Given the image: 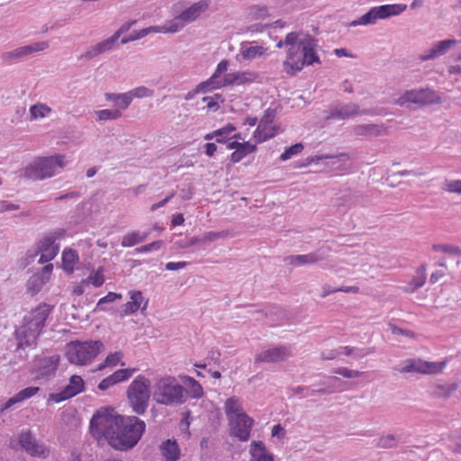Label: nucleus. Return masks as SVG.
Here are the masks:
<instances>
[{
    "label": "nucleus",
    "mask_w": 461,
    "mask_h": 461,
    "mask_svg": "<svg viewBox=\"0 0 461 461\" xmlns=\"http://www.w3.org/2000/svg\"><path fill=\"white\" fill-rule=\"evenodd\" d=\"M90 429L101 434L113 448L126 451L140 441L146 424L137 416L120 415L112 408H101L93 415Z\"/></svg>",
    "instance_id": "obj_1"
},
{
    "label": "nucleus",
    "mask_w": 461,
    "mask_h": 461,
    "mask_svg": "<svg viewBox=\"0 0 461 461\" xmlns=\"http://www.w3.org/2000/svg\"><path fill=\"white\" fill-rule=\"evenodd\" d=\"M285 43L288 50L283 68L289 77H294L304 67L321 63L317 54L318 40L312 35L302 31L292 32L286 34Z\"/></svg>",
    "instance_id": "obj_2"
},
{
    "label": "nucleus",
    "mask_w": 461,
    "mask_h": 461,
    "mask_svg": "<svg viewBox=\"0 0 461 461\" xmlns=\"http://www.w3.org/2000/svg\"><path fill=\"white\" fill-rule=\"evenodd\" d=\"M51 312L48 304H41L23 317V324L14 331L17 350L36 347L38 338L45 327L46 320Z\"/></svg>",
    "instance_id": "obj_3"
},
{
    "label": "nucleus",
    "mask_w": 461,
    "mask_h": 461,
    "mask_svg": "<svg viewBox=\"0 0 461 461\" xmlns=\"http://www.w3.org/2000/svg\"><path fill=\"white\" fill-rule=\"evenodd\" d=\"M64 166V156L62 155L37 158L21 171L20 176L32 180H41L51 177L58 169L63 168Z\"/></svg>",
    "instance_id": "obj_4"
},
{
    "label": "nucleus",
    "mask_w": 461,
    "mask_h": 461,
    "mask_svg": "<svg viewBox=\"0 0 461 461\" xmlns=\"http://www.w3.org/2000/svg\"><path fill=\"white\" fill-rule=\"evenodd\" d=\"M153 396L158 404L180 405L186 400V390L174 377L168 376L157 383Z\"/></svg>",
    "instance_id": "obj_5"
},
{
    "label": "nucleus",
    "mask_w": 461,
    "mask_h": 461,
    "mask_svg": "<svg viewBox=\"0 0 461 461\" xmlns=\"http://www.w3.org/2000/svg\"><path fill=\"white\" fill-rule=\"evenodd\" d=\"M150 382L144 375H138L129 385L126 394L130 407L137 415H143L149 407Z\"/></svg>",
    "instance_id": "obj_6"
},
{
    "label": "nucleus",
    "mask_w": 461,
    "mask_h": 461,
    "mask_svg": "<svg viewBox=\"0 0 461 461\" xmlns=\"http://www.w3.org/2000/svg\"><path fill=\"white\" fill-rule=\"evenodd\" d=\"M104 344L100 340L90 341H75L68 345L67 358L71 364L86 365L95 358Z\"/></svg>",
    "instance_id": "obj_7"
},
{
    "label": "nucleus",
    "mask_w": 461,
    "mask_h": 461,
    "mask_svg": "<svg viewBox=\"0 0 461 461\" xmlns=\"http://www.w3.org/2000/svg\"><path fill=\"white\" fill-rule=\"evenodd\" d=\"M406 8L407 5L402 4H392L375 6L357 20L352 21L349 23V26L375 24L378 19H387L391 16L399 15L404 12Z\"/></svg>",
    "instance_id": "obj_8"
},
{
    "label": "nucleus",
    "mask_w": 461,
    "mask_h": 461,
    "mask_svg": "<svg viewBox=\"0 0 461 461\" xmlns=\"http://www.w3.org/2000/svg\"><path fill=\"white\" fill-rule=\"evenodd\" d=\"M398 103L402 105L405 103L417 104H440L441 98L437 93L429 88H420L406 91L399 99Z\"/></svg>",
    "instance_id": "obj_9"
},
{
    "label": "nucleus",
    "mask_w": 461,
    "mask_h": 461,
    "mask_svg": "<svg viewBox=\"0 0 461 461\" xmlns=\"http://www.w3.org/2000/svg\"><path fill=\"white\" fill-rule=\"evenodd\" d=\"M230 435L238 438L240 441H248L250 437V431L254 420L245 412H241L235 417H229Z\"/></svg>",
    "instance_id": "obj_10"
},
{
    "label": "nucleus",
    "mask_w": 461,
    "mask_h": 461,
    "mask_svg": "<svg viewBox=\"0 0 461 461\" xmlns=\"http://www.w3.org/2000/svg\"><path fill=\"white\" fill-rule=\"evenodd\" d=\"M331 249L330 247H321L317 250L305 255H292L285 258L287 265L300 267L303 265H312L321 262L328 258Z\"/></svg>",
    "instance_id": "obj_11"
},
{
    "label": "nucleus",
    "mask_w": 461,
    "mask_h": 461,
    "mask_svg": "<svg viewBox=\"0 0 461 461\" xmlns=\"http://www.w3.org/2000/svg\"><path fill=\"white\" fill-rule=\"evenodd\" d=\"M292 356L291 349L286 346H278L263 350L255 356L254 363L275 364L286 361Z\"/></svg>",
    "instance_id": "obj_12"
},
{
    "label": "nucleus",
    "mask_w": 461,
    "mask_h": 461,
    "mask_svg": "<svg viewBox=\"0 0 461 461\" xmlns=\"http://www.w3.org/2000/svg\"><path fill=\"white\" fill-rule=\"evenodd\" d=\"M446 362H427L420 359L410 360L400 370L402 373L416 372L425 375L438 374L445 367Z\"/></svg>",
    "instance_id": "obj_13"
},
{
    "label": "nucleus",
    "mask_w": 461,
    "mask_h": 461,
    "mask_svg": "<svg viewBox=\"0 0 461 461\" xmlns=\"http://www.w3.org/2000/svg\"><path fill=\"white\" fill-rule=\"evenodd\" d=\"M19 444L32 456L45 457L48 453L44 445L39 444L29 429L21 432Z\"/></svg>",
    "instance_id": "obj_14"
},
{
    "label": "nucleus",
    "mask_w": 461,
    "mask_h": 461,
    "mask_svg": "<svg viewBox=\"0 0 461 461\" xmlns=\"http://www.w3.org/2000/svg\"><path fill=\"white\" fill-rule=\"evenodd\" d=\"M59 362V356L53 355L39 359L35 379L49 380L54 376Z\"/></svg>",
    "instance_id": "obj_15"
},
{
    "label": "nucleus",
    "mask_w": 461,
    "mask_h": 461,
    "mask_svg": "<svg viewBox=\"0 0 461 461\" xmlns=\"http://www.w3.org/2000/svg\"><path fill=\"white\" fill-rule=\"evenodd\" d=\"M456 44V40L447 39L435 43L429 50L420 54L419 59L421 61L433 60L446 54L451 47Z\"/></svg>",
    "instance_id": "obj_16"
},
{
    "label": "nucleus",
    "mask_w": 461,
    "mask_h": 461,
    "mask_svg": "<svg viewBox=\"0 0 461 461\" xmlns=\"http://www.w3.org/2000/svg\"><path fill=\"white\" fill-rule=\"evenodd\" d=\"M456 44V40L447 39L435 43L429 50L420 54L419 59L421 61L433 60L446 54L451 47Z\"/></svg>",
    "instance_id": "obj_17"
},
{
    "label": "nucleus",
    "mask_w": 461,
    "mask_h": 461,
    "mask_svg": "<svg viewBox=\"0 0 461 461\" xmlns=\"http://www.w3.org/2000/svg\"><path fill=\"white\" fill-rule=\"evenodd\" d=\"M349 157L347 153H340L339 155H321L312 156L307 158V165L315 163L319 164L321 161L327 167L339 168L342 164L348 160Z\"/></svg>",
    "instance_id": "obj_18"
},
{
    "label": "nucleus",
    "mask_w": 461,
    "mask_h": 461,
    "mask_svg": "<svg viewBox=\"0 0 461 461\" xmlns=\"http://www.w3.org/2000/svg\"><path fill=\"white\" fill-rule=\"evenodd\" d=\"M59 247L48 236H44L38 243V252L41 253L39 263L44 264L51 261L58 255Z\"/></svg>",
    "instance_id": "obj_19"
},
{
    "label": "nucleus",
    "mask_w": 461,
    "mask_h": 461,
    "mask_svg": "<svg viewBox=\"0 0 461 461\" xmlns=\"http://www.w3.org/2000/svg\"><path fill=\"white\" fill-rule=\"evenodd\" d=\"M210 5V0H201L193 4L189 8L184 10L176 20L189 23L195 21L203 13H204Z\"/></svg>",
    "instance_id": "obj_20"
},
{
    "label": "nucleus",
    "mask_w": 461,
    "mask_h": 461,
    "mask_svg": "<svg viewBox=\"0 0 461 461\" xmlns=\"http://www.w3.org/2000/svg\"><path fill=\"white\" fill-rule=\"evenodd\" d=\"M114 39L110 37L95 45L90 46L87 50L79 56V59L90 60L94 58L111 50L114 48Z\"/></svg>",
    "instance_id": "obj_21"
},
{
    "label": "nucleus",
    "mask_w": 461,
    "mask_h": 461,
    "mask_svg": "<svg viewBox=\"0 0 461 461\" xmlns=\"http://www.w3.org/2000/svg\"><path fill=\"white\" fill-rule=\"evenodd\" d=\"M354 133L359 137H379L385 135L387 127L384 124H359L354 127Z\"/></svg>",
    "instance_id": "obj_22"
},
{
    "label": "nucleus",
    "mask_w": 461,
    "mask_h": 461,
    "mask_svg": "<svg viewBox=\"0 0 461 461\" xmlns=\"http://www.w3.org/2000/svg\"><path fill=\"white\" fill-rule=\"evenodd\" d=\"M249 453L251 461H275L274 456L267 451L263 441H252Z\"/></svg>",
    "instance_id": "obj_23"
},
{
    "label": "nucleus",
    "mask_w": 461,
    "mask_h": 461,
    "mask_svg": "<svg viewBox=\"0 0 461 461\" xmlns=\"http://www.w3.org/2000/svg\"><path fill=\"white\" fill-rule=\"evenodd\" d=\"M159 449L166 461H176L180 456V449L175 439L168 438L163 441Z\"/></svg>",
    "instance_id": "obj_24"
},
{
    "label": "nucleus",
    "mask_w": 461,
    "mask_h": 461,
    "mask_svg": "<svg viewBox=\"0 0 461 461\" xmlns=\"http://www.w3.org/2000/svg\"><path fill=\"white\" fill-rule=\"evenodd\" d=\"M358 105L355 104H348L344 106L335 107L330 112V114L328 118L344 120L348 118L349 116L355 115L357 113Z\"/></svg>",
    "instance_id": "obj_25"
},
{
    "label": "nucleus",
    "mask_w": 461,
    "mask_h": 461,
    "mask_svg": "<svg viewBox=\"0 0 461 461\" xmlns=\"http://www.w3.org/2000/svg\"><path fill=\"white\" fill-rule=\"evenodd\" d=\"M131 301L126 303L122 307V315H129L136 312L143 301L142 293L140 291L130 292Z\"/></svg>",
    "instance_id": "obj_26"
},
{
    "label": "nucleus",
    "mask_w": 461,
    "mask_h": 461,
    "mask_svg": "<svg viewBox=\"0 0 461 461\" xmlns=\"http://www.w3.org/2000/svg\"><path fill=\"white\" fill-rule=\"evenodd\" d=\"M28 56L24 46L16 48L14 50L5 51L1 54L0 59L4 63L14 64L21 61Z\"/></svg>",
    "instance_id": "obj_27"
},
{
    "label": "nucleus",
    "mask_w": 461,
    "mask_h": 461,
    "mask_svg": "<svg viewBox=\"0 0 461 461\" xmlns=\"http://www.w3.org/2000/svg\"><path fill=\"white\" fill-rule=\"evenodd\" d=\"M78 259V255L75 249L66 248L62 253V264L64 270L69 274L73 273L75 265Z\"/></svg>",
    "instance_id": "obj_28"
},
{
    "label": "nucleus",
    "mask_w": 461,
    "mask_h": 461,
    "mask_svg": "<svg viewBox=\"0 0 461 461\" xmlns=\"http://www.w3.org/2000/svg\"><path fill=\"white\" fill-rule=\"evenodd\" d=\"M235 130L236 127L233 124L227 123L222 128L218 129L211 133H207L204 136V140H212L213 138H216V142L226 143L229 140V139H226L225 136L234 131Z\"/></svg>",
    "instance_id": "obj_29"
},
{
    "label": "nucleus",
    "mask_w": 461,
    "mask_h": 461,
    "mask_svg": "<svg viewBox=\"0 0 461 461\" xmlns=\"http://www.w3.org/2000/svg\"><path fill=\"white\" fill-rule=\"evenodd\" d=\"M85 389V383L81 376L74 375L69 378V383L64 387V390L70 398L76 396Z\"/></svg>",
    "instance_id": "obj_30"
},
{
    "label": "nucleus",
    "mask_w": 461,
    "mask_h": 461,
    "mask_svg": "<svg viewBox=\"0 0 461 461\" xmlns=\"http://www.w3.org/2000/svg\"><path fill=\"white\" fill-rule=\"evenodd\" d=\"M257 150V145L251 144L249 141H243L240 148L234 150L230 155V161L232 163L240 162L247 155L253 153Z\"/></svg>",
    "instance_id": "obj_31"
},
{
    "label": "nucleus",
    "mask_w": 461,
    "mask_h": 461,
    "mask_svg": "<svg viewBox=\"0 0 461 461\" xmlns=\"http://www.w3.org/2000/svg\"><path fill=\"white\" fill-rule=\"evenodd\" d=\"M104 97L106 101L114 103L115 106L122 110L128 108L131 104V97L128 92L124 94L106 93Z\"/></svg>",
    "instance_id": "obj_32"
},
{
    "label": "nucleus",
    "mask_w": 461,
    "mask_h": 461,
    "mask_svg": "<svg viewBox=\"0 0 461 461\" xmlns=\"http://www.w3.org/2000/svg\"><path fill=\"white\" fill-rule=\"evenodd\" d=\"M48 281L43 276H41L38 273H35L27 280V291L32 294H35L41 290V288Z\"/></svg>",
    "instance_id": "obj_33"
},
{
    "label": "nucleus",
    "mask_w": 461,
    "mask_h": 461,
    "mask_svg": "<svg viewBox=\"0 0 461 461\" xmlns=\"http://www.w3.org/2000/svg\"><path fill=\"white\" fill-rule=\"evenodd\" d=\"M30 120L42 119L46 115L50 114L52 110L51 108L43 103H37L30 107Z\"/></svg>",
    "instance_id": "obj_34"
},
{
    "label": "nucleus",
    "mask_w": 461,
    "mask_h": 461,
    "mask_svg": "<svg viewBox=\"0 0 461 461\" xmlns=\"http://www.w3.org/2000/svg\"><path fill=\"white\" fill-rule=\"evenodd\" d=\"M426 281V268L425 266L421 265L416 272V276L412 277L409 286L410 288L407 290L410 293L415 292L417 289L423 286Z\"/></svg>",
    "instance_id": "obj_35"
},
{
    "label": "nucleus",
    "mask_w": 461,
    "mask_h": 461,
    "mask_svg": "<svg viewBox=\"0 0 461 461\" xmlns=\"http://www.w3.org/2000/svg\"><path fill=\"white\" fill-rule=\"evenodd\" d=\"M148 237V233L140 234L139 231L128 233L122 238V247H133L138 243L143 242Z\"/></svg>",
    "instance_id": "obj_36"
},
{
    "label": "nucleus",
    "mask_w": 461,
    "mask_h": 461,
    "mask_svg": "<svg viewBox=\"0 0 461 461\" xmlns=\"http://www.w3.org/2000/svg\"><path fill=\"white\" fill-rule=\"evenodd\" d=\"M457 389L456 384H438L432 394L438 398H447Z\"/></svg>",
    "instance_id": "obj_37"
},
{
    "label": "nucleus",
    "mask_w": 461,
    "mask_h": 461,
    "mask_svg": "<svg viewBox=\"0 0 461 461\" xmlns=\"http://www.w3.org/2000/svg\"><path fill=\"white\" fill-rule=\"evenodd\" d=\"M135 372L134 368H124L115 371L110 375L114 384L128 380Z\"/></svg>",
    "instance_id": "obj_38"
},
{
    "label": "nucleus",
    "mask_w": 461,
    "mask_h": 461,
    "mask_svg": "<svg viewBox=\"0 0 461 461\" xmlns=\"http://www.w3.org/2000/svg\"><path fill=\"white\" fill-rule=\"evenodd\" d=\"M224 408L225 412L228 416H230V414H236L237 416L238 414L240 413V406L239 404V400L234 396L230 397L226 400Z\"/></svg>",
    "instance_id": "obj_39"
},
{
    "label": "nucleus",
    "mask_w": 461,
    "mask_h": 461,
    "mask_svg": "<svg viewBox=\"0 0 461 461\" xmlns=\"http://www.w3.org/2000/svg\"><path fill=\"white\" fill-rule=\"evenodd\" d=\"M276 115V109L268 108L265 111L263 117L261 118L258 125L262 127L264 130H267L271 127V123L273 122L275 117Z\"/></svg>",
    "instance_id": "obj_40"
},
{
    "label": "nucleus",
    "mask_w": 461,
    "mask_h": 461,
    "mask_svg": "<svg viewBox=\"0 0 461 461\" xmlns=\"http://www.w3.org/2000/svg\"><path fill=\"white\" fill-rule=\"evenodd\" d=\"M128 94L131 97V102L133 97H135V98L151 97L154 95V91L146 86H138V87L129 91Z\"/></svg>",
    "instance_id": "obj_41"
},
{
    "label": "nucleus",
    "mask_w": 461,
    "mask_h": 461,
    "mask_svg": "<svg viewBox=\"0 0 461 461\" xmlns=\"http://www.w3.org/2000/svg\"><path fill=\"white\" fill-rule=\"evenodd\" d=\"M99 120L106 121V120H116L122 116V113L119 110H100L95 112Z\"/></svg>",
    "instance_id": "obj_42"
},
{
    "label": "nucleus",
    "mask_w": 461,
    "mask_h": 461,
    "mask_svg": "<svg viewBox=\"0 0 461 461\" xmlns=\"http://www.w3.org/2000/svg\"><path fill=\"white\" fill-rule=\"evenodd\" d=\"M303 149V145L299 142L295 143L287 148L280 156V159L285 161L292 158L294 155H297Z\"/></svg>",
    "instance_id": "obj_43"
},
{
    "label": "nucleus",
    "mask_w": 461,
    "mask_h": 461,
    "mask_svg": "<svg viewBox=\"0 0 461 461\" xmlns=\"http://www.w3.org/2000/svg\"><path fill=\"white\" fill-rule=\"evenodd\" d=\"M256 77H257V76L253 72H249V71L237 72L235 86H240V85L253 82L256 79Z\"/></svg>",
    "instance_id": "obj_44"
},
{
    "label": "nucleus",
    "mask_w": 461,
    "mask_h": 461,
    "mask_svg": "<svg viewBox=\"0 0 461 461\" xmlns=\"http://www.w3.org/2000/svg\"><path fill=\"white\" fill-rule=\"evenodd\" d=\"M264 52V48L256 46V47H248L241 50V54L244 59H252L257 56H261Z\"/></svg>",
    "instance_id": "obj_45"
},
{
    "label": "nucleus",
    "mask_w": 461,
    "mask_h": 461,
    "mask_svg": "<svg viewBox=\"0 0 461 461\" xmlns=\"http://www.w3.org/2000/svg\"><path fill=\"white\" fill-rule=\"evenodd\" d=\"M432 249L436 251H442L444 253L461 256V249L459 247L447 245V244H435Z\"/></svg>",
    "instance_id": "obj_46"
},
{
    "label": "nucleus",
    "mask_w": 461,
    "mask_h": 461,
    "mask_svg": "<svg viewBox=\"0 0 461 461\" xmlns=\"http://www.w3.org/2000/svg\"><path fill=\"white\" fill-rule=\"evenodd\" d=\"M104 282V275L100 270H97L93 275H90L86 279L82 280V284H93L95 287H100Z\"/></svg>",
    "instance_id": "obj_47"
},
{
    "label": "nucleus",
    "mask_w": 461,
    "mask_h": 461,
    "mask_svg": "<svg viewBox=\"0 0 461 461\" xmlns=\"http://www.w3.org/2000/svg\"><path fill=\"white\" fill-rule=\"evenodd\" d=\"M122 357V353L118 351L106 357L104 363L100 364L98 370H102L104 366H114L118 364Z\"/></svg>",
    "instance_id": "obj_48"
},
{
    "label": "nucleus",
    "mask_w": 461,
    "mask_h": 461,
    "mask_svg": "<svg viewBox=\"0 0 461 461\" xmlns=\"http://www.w3.org/2000/svg\"><path fill=\"white\" fill-rule=\"evenodd\" d=\"M186 381L188 382V385L190 387V392L192 393V397L200 398L203 395V388L201 384L192 377H186Z\"/></svg>",
    "instance_id": "obj_49"
},
{
    "label": "nucleus",
    "mask_w": 461,
    "mask_h": 461,
    "mask_svg": "<svg viewBox=\"0 0 461 461\" xmlns=\"http://www.w3.org/2000/svg\"><path fill=\"white\" fill-rule=\"evenodd\" d=\"M28 56L36 52L43 51L49 48V42L46 41H37L30 45L24 46Z\"/></svg>",
    "instance_id": "obj_50"
},
{
    "label": "nucleus",
    "mask_w": 461,
    "mask_h": 461,
    "mask_svg": "<svg viewBox=\"0 0 461 461\" xmlns=\"http://www.w3.org/2000/svg\"><path fill=\"white\" fill-rule=\"evenodd\" d=\"M39 391H40L39 387L29 386V387H26V388L21 390L20 392H18L16 393V396H17V398L19 399V401L21 402H23L26 399H29V398L32 397Z\"/></svg>",
    "instance_id": "obj_51"
},
{
    "label": "nucleus",
    "mask_w": 461,
    "mask_h": 461,
    "mask_svg": "<svg viewBox=\"0 0 461 461\" xmlns=\"http://www.w3.org/2000/svg\"><path fill=\"white\" fill-rule=\"evenodd\" d=\"M333 373L342 375L343 377L346 378H357L359 377L362 374L360 371L351 370L347 367H338L333 370Z\"/></svg>",
    "instance_id": "obj_52"
},
{
    "label": "nucleus",
    "mask_w": 461,
    "mask_h": 461,
    "mask_svg": "<svg viewBox=\"0 0 461 461\" xmlns=\"http://www.w3.org/2000/svg\"><path fill=\"white\" fill-rule=\"evenodd\" d=\"M196 88H197V91H199V93H207L213 89L220 88V85L218 83L213 84L212 79L208 78L207 80L198 84L196 86Z\"/></svg>",
    "instance_id": "obj_53"
},
{
    "label": "nucleus",
    "mask_w": 461,
    "mask_h": 461,
    "mask_svg": "<svg viewBox=\"0 0 461 461\" xmlns=\"http://www.w3.org/2000/svg\"><path fill=\"white\" fill-rule=\"evenodd\" d=\"M397 445V441L393 435H387L385 437H382L379 439L378 446L383 448H391L394 447Z\"/></svg>",
    "instance_id": "obj_54"
},
{
    "label": "nucleus",
    "mask_w": 461,
    "mask_h": 461,
    "mask_svg": "<svg viewBox=\"0 0 461 461\" xmlns=\"http://www.w3.org/2000/svg\"><path fill=\"white\" fill-rule=\"evenodd\" d=\"M136 23V21L132 20V21H130V22H127V23H124L120 28L118 31H116L110 38L111 39H114V44L116 45L117 44V41L120 38V36L128 32L130 30V28Z\"/></svg>",
    "instance_id": "obj_55"
},
{
    "label": "nucleus",
    "mask_w": 461,
    "mask_h": 461,
    "mask_svg": "<svg viewBox=\"0 0 461 461\" xmlns=\"http://www.w3.org/2000/svg\"><path fill=\"white\" fill-rule=\"evenodd\" d=\"M121 298H122V294H117V293H113V292H109L105 296L102 297L98 301L97 307H100L102 310H104V308H102L103 304L113 303L116 299H121Z\"/></svg>",
    "instance_id": "obj_56"
},
{
    "label": "nucleus",
    "mask_w": 461,
    "mask_h": 461,
    "mask_svg": "<svg viewBox=\"0 0 461 461\" xmlns=\"http://www.w3.org/2000/svg\"><path fill=\"white\" fill-rule=\"evenodd\" d=\"M272 134H267V131L264 130L262 127L258 125L256 131H254V138L256 139L258 143H261L263 141H266L269 139H271Z\"/></svg>",
    "instance_id": "obj_57"
},
{
    "label": "nucleus",
    "mask_w": 461,
    "mask_h": 461,
    "mask_svg": "<svg viewBox=\"0 0 461 461\" xmlns=\"http://www.w3.org/2000/svg\"><path fill=\"white\" fill-rule=\"evenodd\" d=\"M185 24V23H184V22H181V21H180V23L173 22L169 25L163 26L161 28L160 32L174 33V32H179L180 30H182L184 28Z\"/></svg>",
    "instance_id": "obj_58"
},
{
    "label": "nucleus",
    "mask_w": 461,
    "mask_h": 461,
    "mask_svg": "<svg viewBox=\"0 0 461 461\" xmlns=\"http://www.w3.org/2000/svg\"><path fill=\"white\" fill-rule=\"evenodd\" d=\"M69 395L67 393V392L63 389L59 393H53L49 394L48 402H60L65 400L69 399Z\"/></svg>",
    "instance_id": "obj_59"
},
{
    "label": "nucleus",
    "mask_w": 461,
    "mask_h": 461,
    "mask_svg": "<svg viewBox=\"0 0 461 461\" xmlns=\"http://www.w3.org/2000/svg\"><path fill=\"white\" fill-rule=\"evenodd\" d=\"M445 190L449 193L461 194V180L447 181Z\"/></svg>",
    "instance_id": "obj_60"
},
{
    "label": "nucleus",
    "mask_w": 461,
    "mask_h": 461,
    "mask_svg": "<svg viewBox=\"0 0 461 461\" xmlns=\"http://www.w3.org/2000/svg\"><path fill=\"white\" fill-rule=\"evenodd\" d=\"M163 244V241L162 240H157V241H153L149 244H147V245H144V246H141L140 248H137L136 249V251L137 252H140V253H142V252H149L153 249H160L161 245Z\"/></svg>",
    "instance_id": "obj_61"
},
{
    "label": "nucleus",
    "mask_w": 461,
    "mask_h": 461,
    "mask_svg": "<svg viewBox=\"0 0 461 461\" xmlns=\"http://www.w3.org/2000/svg\"><path fill=\"white\" fill-rule=\"evenodd\" d=\"M222 236H223V234L221 232L209 231V232L204 233L201 237V241L203 243L212 242V241H215L218 239L221 238Z\"/></svg>",
    "instance_id": "obj_62"
},
{
    "label": "nucleus",
    "mask_w": 461,
    "mask_h": 461,
    "mask_svg": "<svg viewBox=\"0 0 461 461\" xmlns=\"http://www.w3.org/2000/svg\"><path fill=\"white\" fill-rule=\"evenodd\" d=\"M235 81H236V73H230V74H226L221 83H218L220 85V88L222 87V86H235Z\"/></svg>",
    "instance_id": "obj_63"
},
{
    "label": "nucleus",
    "mask_w": 461,
    "mask_h": 461,
    "mask_svg": "<svg viewBox=\"0 0 461 461\" xmlns=\"http://www.w3.org/2000/svg\"><path fill=\"white\" fill-rule=\"evenodd\" d=\"M20 208L19 204L10 203L8 201H0V213L15 211Z\"/></svg>",
    "instance_id": "obj_64"
}]
</instances>
